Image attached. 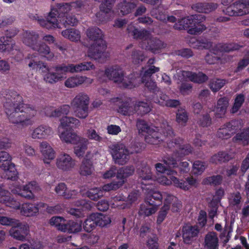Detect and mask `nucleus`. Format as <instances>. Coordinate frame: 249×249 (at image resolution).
I'll use <instances>...</instances> for the list:
<instances>
[{
    "mask_svg": "<svg viewBox=\"0 0 249 249\" xmlns=\"http://www.w3.org/2000/svg\"><path fill=\"white\" fill-rule=\"evenodd\" d=\"M37 56L29 54L27 63L29 67L32 69L38 70L42 72L46 73L44 75V80L48 83H53L61 80L66 77V72H79L88 71L94 68V66L90 63H84L77 65L70 64L60 67H56L54 71L43 63L38 61Z\"/></svg>",
    "mask_w": 249,
    "mask_h": 249,
    "instance_id": "nucleus-1",
    "label": "nucleus"
},
{
    "mask_svg": "<svg viewBox=\"0 0 249 249\" xmlns=\"http://www.w3.org/2000/svg\"><path fill=\"white\" fill-rule=\"evenodd\" d=\"M70 110V107L65 105L56 109L52 107L48 108L46 109L45 113L49 117H62L60 119V124L58 127V136L62 142L74 144L77 143L81 137L69 129L68 128L79 125L80 121L73 117H63L64 115L68 114Z\"/></svg>",
    "mask_w": 249,
    "mask_h": 249,
    "instance_id": "nucleus-2",
    "label": "nucleus"
},
{
    "mask_svg": "<svg viewBox=\"0 0 249 249\" xmlns=\"http://www.w3.org/2000/svg\"><path fill=\"white\" fill-rule=\"evenodd\" d=\"M164 165L161 163H157L155 168L157 171L160 173H163L167 172L168 178L163 175H160L158 178L155 177L154 179L156 180L160 184L164 185H170L173 184L175 187L179 188L184 190H188L192 186H196V180L193 178H189L186 179V181L179 180L174 176L177 173L170 170L171 167H175L177 165V162L174 158L171 157L164 160Z\"/></svg>",
    "mask_w": 249,
    "mask_h": 249,
    "instance_id": "nucleus-3",
    "label": "nucleus"
},
{
    "mask_svg": "<svg viewBox=\"0 0 249 249\" xmlns=\"http://www.w3.org/2000/svg\"><path fill=\"white\" fill-rule=\"evenodd\" d=\"M5 112L9 121L19 126L26 127L32 125L34 117L36 111L22 103H13L11 100H8L4 103Z\"/></svg>",
    "mask_w": 249,
    "mask_h": 249,
    "instance_id": "nucleus-4",
    "label": "nucleus"
},
{
    "mask_svg": "<svg viewBox=\"0 0 249 249\" xmlns=\"http://www.w3.org/2000/svg\"><path fill=\"white\" fill-rule=\"evenodd\" d=\"M158 71V68L152 66L148 70H142L141 73V75H142V78L136 77L134 74L131 75L130 77L124 78L123 77V71L120 67L115 66L107 69L106 70L105 74L107 78L120 84L121 86L131 89L138 86L141 81L144 83L146 79L150 78L152 73Z\"/></svg>",
    "mask_w": 249,
    "mask_h": 249,
    "instance_id": "nucleus-5",
    "label": "nucleus"
},
{
    "mask_svg": "<svg viewBox=\"0 0 249 249\" xmlns=\"http://www.w3.org/2000/svg\"><path fill=\"white\" fill-rule=\"evenodd\" d=\"M72 5L65 3L62 5L56 6L53 7L49 13L47 20L41 19L39 20L40 24L46 28H61L58 21H64V19H66L63 24L66 26L69 25L73 26L77 23V20L71 16H65V14L71 9Z\"/></svg>",
    "mask_w": 249,
    "mask_h": 249,
    "instance_id": "nucleus-6",
    "label": "nucleus"
},
{
    "mask_svg": "<svg viewBox=\"0 0 249 249\" xmlns=\"http://www.w3.org/2000/svg\"><path fill=\"white\" fill-rule=\"evenodd\" d=\"M87 34L91 41L88 56L100 62H104L109 57V54L106 51L107 46L103 39L102 31L98 28H92L87 31Z\"/></svg>",
    "mask_w": 249,
    "mask_h": 249,
    "instance_id": "nucleus-7",
    "label": "nucleus"
},
{
    "mask_svg": "<svg viewBox=\"0 0 249 249\" xmlns=\"http://www.w3.org/2000/svg\"><path fill=\"white\" fill-rule=\"evenodd\" d=\"M137 126L139 133L144 135L145 142L152 144H158L160 141L164 140L163 137H172L173 134L171 127L167 124H163L161 131L164 136H160V133L154 130L145 121H138Z\"/></svg>",
    "mask_w": 249,
    "mask_h": 249,
    "instance_id": "nucleus-8",
    "label": "nucleus"
},
{
    "mask_svg": "<svg viewBox=\"0 0 249 249\" xmlns=\"http://www.w3.org/2000/svg\"><path fill=\"white\" fill-rule=\"evenodd\" d=\"M193 47L199 49L202 48L210 49L211 54L209 53L205 57V59L208 63H214L219 58V56L223 54V52H230L239 49V46L235 44H230L222 46L219 44L216 46H213L212 43L208 42L207 40H202L201 41H197L193 44Z\"/></svg>",
    "mask_w": 249,
    "mask_h": 249,
    "instance_id": "nucleus-9",
    "label": "nucleus"
},
{
    "mask_svg": "<svg viewBox=\"0 0 249 249\" xmlns=\"http://www.w3.org/2000/svg\"><path fill=\"white\" fill-rule=\"evenodd\" d=\"M203 18L200 15H192L178 21L175 25L178 29H188L190 34H197L205 30V26L200 22Z\"/></svg>",
    "mask_w": 249,
    "mask_h": 249,
    "instance_id": "nucleus-10",
    "label": "nucleus"
},
{
    "mask_svg": "<svg viewBox=\"0 0 249 249\" xmlns=\"http://www.w3.org/2000/svg\"><path fill=\"white\" fill-rule=\"evenodd\" d=\"M140 177L142 178V189L146 195L145 199L148 197V201H153L152 199L155 200H160L163 197L165 198L164 194L162 196L159 192L155 191L153 187L150 184H147L146 182L152 179L151 170L148 166H145L139 173ZM166 194H165L166 195Z\"/></svg>",
    "mask_w": 249,
    "mask_h": 249,
    "instance_id": "nucleus-11",
    "label": "nucleus"
},
{
    "mask_svg": "<svg viewBox=\"0 0 249 249\" xmlns=\"http://www.w3.org/2000/svg\"><path fill=\"white\" fill-rule=\"evenodd\" d=\"M38 35L33 31H26L23 34V42L30 47L33 50L36 51L42 56L48 59L51 58L53 55L50 52L49 48L45 44H40L37 41Z\"/></svg>",
    "mask_w": 249,
    "mask_h": 249,
    "instance_id": "nucleus-12",
    "label": "nucleus"
},
{
    "mask_svg": "<svg viewBox=\"0 0 249 249\" xmlns=\"http://www.w3.org/2000/svg\"><path fill=\"white\" fill-rule=\"evenodd\" d=\"M11 192L22 197L32 199L34 194L40 190L36 182H31L26 185H21L19 182H15L10 187Z\"/></svg>",
    "mask_w": 249,
    "mask_h": 249,
    "instance_id": "nucleus-13",
    "label": "nucleus"
},
{
    "mask_svg": "<svg viewBox=\"0 0 249 249\" xmlns=\"http://www.w3.org/2000/svg\"><path fill=\"white\" fill-rule=\"evenodd\" d=\"M12 157L7 152H0V168L3 170L6 178L9 179H15L18 172L15 164L12 162Z\"/></svg>",
    "mask_w": 249,
    "mask_h": 249,
    "instance_id": "nucleus-14",
    "label": "nucleus"
},
{
    "mask_svg": "<svg viewBox=\"0 0 249 249\" xmlns=\"http://www.w3.org/2000/svg\"><path fill=\"white\" fill-rule=\"evenodd\" d=\"M109 151L116 163L124 164L129 160L130 152L123 143L112 144L109 146Z\"/></svg>",
    "mask_w": 249,
    "mask_h": 249,
    "instance_id": "nucleus-15",
    "label": "nucleus"
},
{
    "mask_svg": "<svg viewBox=\"0 0 249 249\" xmlns=\"http://www.w3.org/2000/svg\"><path fill=\"white\" fill-rule=\"evenodd\" d=\"M150 110V107L146 103L139 102L134 105L128 102L120 107L118 111L124 115H130L135 112L142 115L149 112Z\"/></svg>",
    "mask_w": 249,
    "mask_h": 249,
    "instance_id": "nucleus-16",
    "label": "nucleus"
},
{
    "mask_svg": "<svg viewBox=\"0 0 249 249\" xmlns=\"http://www.w3.org/2000/svg\"><path fill=\"white\" fill-rule=\"evenodd\" d=\"M133 172L134 168L132 166L120 169L117 171V178L120 180L118 183L111 182L105 185L101 189L103 191V193L119 188L124 183V179L131 175Z\"/></svg>",
    "mask_w": 249,
    "mask_h": 249,
    "instance_id": "nucleus-17",
    "label": "nucleus"
},
{
    "mask_svg": "<svg viewBox=\"0 0 249 249\" xmlns=\"http://www.w3.org/2000/svg\"><path fill=\"white\" fill-rule=\"evenodd\" d=\"M230 16H242L249 13V0H242L230 5L224 10Z\"/></svg>",
    "mask_w": 249,
    "mask_h": 249,
    "instance_id": "nucleus-18",
    "label": "nucleus"
},
{
    "mask_svg": "<svg viewBox=\"0 0 249 249\" xmlns=\"http://www.w3.org/2000/svg\"><path fill=\"white\" fill-rule=\"evenodd\" d=\"M178 81L183 82L189 80L195 83H200L207 79V76L202 72L197 73L187 71H179L177 73Z\"/></svg>",
    "mask_w": 249,
    "mask_h": 249,
    "instance_id": "nucleus-19",
    "label": "nucleus"
},
{
    "mask_svg": "<svg viewBox=\"0 0 249 249\" xmlns=\"http://www.w3.org/2000/svg\"><path fill=\"white\" fill-rule=\"evenodd\" d=\"M29 228L27 224L22 223L18 221L10 230L9 234L17 240L24 241L28 234Z\"/></svg>",
    "mask_w": 249,
    "mask_h": 249,
    "instance_id": "nucleus-20",
    "label": "nucleus"
},
{
    "mask_svg": "<svg viewBox=\"0 0 249 249\" xmlns=\"http://www.w3.org/2000/svg\"><path fill=\"white\" fill-rule=\"evenodd\" d=\"M56 165L60 170L69 171L75 166V161L69 154L62 153L56 159Z\"/></svg>",
    "mask_w": 249,
    "mask_h": 249,
    "instance_id": "nucleus-21",
    "label": "nucleus"
},
{
    "mask_svg": "<svg viewBox=\"0 0 249 249\" xmlns=\"http://www.w3.org/2000/svg\"><path fill=\"white\" fill-rule=\"evenodd\" d=\"M53 134L52 128L48 125L41 124L31 130V136L34 139H47Z\"/></svg>",
    "mask_w": 249,
    "mask_h": 249,
    "instance_id": "nucleus-22",
    "label": "nucleus"
},
{
    "mask_svg": "<svg viewBox=\"0 0 249 249\" xmlns=\"http://www.w3.org/2000/svg\"><path fill=\"white\" fill-rule=\"evenodd\" d=\"M39 150L42 160L46 164H49L55 157V152L51 145L46 142H42L39 144Z\"/></svg>",
    "mask_w": 249,
    "mask_h": 249,
    "instance_id": "nucleus-23",
    "label": "nucleus"
},
{
    "mask_svg": "<svg viewBox=\"0 0 249 249\" xmlns=\"http://www.w3.org/2000/svg\"><path fill=\"white\" fill-rule=\"evenodd\" d=\"M91 207L92 204L90 202L83 200L81 202H76L73 207L70 209L68 212L71 215L80 217L84 215V211L89 210Z\"/></svg>",
    "mask_w": 249,
    "mask_h": 249,
    "instance_id": "nucleus-24",
    "label": "nucleus"
},
{
    "mask_svg": "<svg viewBox=\"0 0 249 249\" xmlns=\"http://www.w3.org/2000/svg\"><path fill=\"white\" fill-rule=\"evenodd\" d=\"M128 31L129 33H132L135 38L142 39L144 41H147L148 45L145 46V48L154 51L155 47L152 46L151 44L153 40H152L151 36L147 31L145 30L139 31L138 29L135 28L133 29L131 27H128Z\"/></svg>",
    "mask_w": 249,
    "mask_h": 249,
    "instance_id": "nucleus-25",
    "label": "nucleus"
},
{
    "mask_svg": "<svg viewBox=\"0 0 249 249\" xmlns=\"http://www.w3.org/2000/svg\"><path fill=\"white\" fill-rule=\"evenodd\" d=\"M0 202L14 209L19 208V202L9 196V192L5 189L2 185H0Z\"/></svg>",
    "mask_w": 249,
    "mask_h": 249,
    "instance_id": "nucleus-26",
    "label": "nucleus"
},
{
    "mask_svg": "<svg viewBox=\"0 0 249 249\" xmlns=\"http://www.w3.org/2000/svg\"><path fill=\"white\" fill-rule=\"evenodd\" d=\"M159 204L154 201H148V197L145 199V202L141 205L139 211L140 215L143 216H148L156 213L158 209Z\"/></svg>",
    "mask_w": 249,
    "mask_h": 249,
    "instance_id": "nucleus-27",
    "label": "nucleus"
},
{
    "mask_svg": "<svg viewBox=\"0 0 249 249\" xmlns=\"http://www.w3.org/2000/svg\"><path fill=\"white\" fill-rule=\"evenodd\" d=\"M93 82L90 78L83 76H72L68 78L65 82L66 87L70 88H74L83 83L89 85Z\"/></svg>",
    "mask_w": 249,
    "mask_h": 249,
    "instance_id": "nucleus-28",
    "label": "nucleus"
},
{
    "mask_svg": "<svg viewBox=\"0 0 249 249\" xmlns=\"http://www.w3.org/2000/svg\"><path fill=\"white\" fill-rule=\"evenodd\" d=\"M44 203H40L35 205L30 203H24L20 208V213L22 215L26 216H33L36 215L41 207H45Z\"/></svg>",
    "mask_w": 249,
    "mask_h": 249,
    "instance_id": "nucleus-29",
    "label": "nucleus"
},
{
    "mask_svg": "<svg viewBox=\"0 0 249 249\" xmlns=\"http://www.w3.org/2000/svg\"><path fill=\"white\" fill-rule=\"evenodd\" d=\"M153 101L161 106L170 107H176L179 104L178 100L168 99V96L161 92H159L157 97L153 98Z\"/></svg>",
    "mask_w": 249,
    "mask_h": 249,
    "instance_id": "nucleus-30",
    "label": "nucleus"
},
{
    "mask_svg": "<svg viewBox=\"0 0 249 249\" xmlns=\"http://www.w3.org/2000/svg\"><path fill=\"white\" fill-rule=\"evenodd\" d=\"M198 230L195 227H192L189 225L184 226L182 228V237L184 241L186 244L190 243L198 233Z\"/></svg>",
    "mask_w": 249,
    "mask_h": 249,
    "instance_id": "nucleus-31",
    "label": "nucleus"
},
{
    "mask_svg": "<svg viewBox=\"0 0 249 249\" xmlns=\"http://www.w3.org/2000/svg\"><path fill=\"white\" fill-rule=\"evenodd\" d=\"M204 249H218V238L215 232L207 234L204 239Z\"/></svg>",
    "mask_w": 249,
    "mask_h": 249,
    "instance_id": "nucleus-32",
    "label": "nucleus"
},
{
    "mask_svg": "<svg viewBox=\"0 0 249 249\" xmlns=\"http://www.w3.org/2000/svg\"><path fill=\"white\" fill-rule=\"evenodd\" d=\"M15 43L12 39L6 37H0V52L5 54L12 53L14 50Z\"/></svg>",
    "mask_w": 249,
    "mask_h": 249,
    "instance_id": "nucleus-33",
    "label": "nucleus"
},
{
    "mask_svg": "<svg viewBox=\"0 0 249 249\" xmlns=\"http://www.w3.org/2000/svg\"><path fill=\"white\" fill-rule=\"evenodd\" d=\"M229 103V100L228 98H222L218 100L216 106L213 109L216 117L221 118L225 115Z\"/></svg>",
    "mask_w": 249,
    "mask_h": 249,
    "instance_id": "nucleus-34",
    "label": "nucleus"
},
{
    "mask_svg": "<svg viewBox=\"0 0 249 249\" xmlns=\"http://www.w3.org/2000/svg\"><path fill=\"white\" fill-rule=\"evenodd\" d=\"M61 231L70 233L79 232L82 230V222L80 221L70 220L65 224V226L61 227Z\"/></svg>",
    "mask_w": 249,
    "mask_h": 249,
    "instance_id": "nucleus-35",
    "label": "nucleus"
},
{
    "mask_svg": "<svg viewBox=\"0 0 249 249\" xmlns=\"http://www.w3.org/2000/svg\"><path fill=\"white\" fill-rule=\"evenodd\" d=\"M89 142L88 139L81 137L79 140L75 143L74 153L78 157H83L85 153Z\"/></svg>",
    "mask_w": 249,
    "mask_h": 249,
    "instance_id": "nucleus-36",
    "label": "nucleus"
},
{
    "mask_svg": "<svg viewBox=\"0 0 249 249\" xmlns=\"http://www.w3.org/2000/svg\"><path fill=\"white\" fill-rule=\"evenodd\" d=\"M89 98L85 93H79L74 98L71 102V107L89 106Z\"/></svg>",
    "mask_w": 249,
    "mask_h": 249,
    "instance_id": "nucleus-37",
    "label": "nucleus"
},
{
    "mask_svg": "<svg viewBox=\"0 0 249 249\" xmlns=\"http://www.w3.org/2000/svg\"><path fill=\"white\" fill-rule=\"evenodd\" d=\"M86 160L85 159L80 167L79 173L83 176H88L93 172V168L91 163V162L88 160L91 157L89 155V153H88L86 156Z\"/></svg>",
    "mask_w": 249,
    "mask_h": 249,
    "instance_id": "nucleus-38",
    "label": "nucleus"
},
{
    "mask_svg": "<svg viewBox=\"0 0 249 249\" xmlns=\"http://www.w3.org/2000/svg\"><path fill=\"white\" fill-rule=\"evenodd\" d=\"M164 197H166L164 204H166L169 207V205L172 204V211L173 212H178L180 209L181 203L176 197L169 194L164 195Z\"/></svg>",
    "mask_w": 249,
    "mask_h": 249,
    "instance_id": "nucleus-39",
    "label": "nucleus"
},
{
    "mask_svg": "<svg viewBox=\"0 0 249 249\" xmlns=\"http://www.w3.org/2000/svg\"><path fill=\"white\" fill-rule=\"evenodd\" d=\"M217 7V5L213 3H197L194 5L193 9L200 13H208Z\"/></svg>",
    "mask_w": 249,
    "mask_h": 249,
    "instance_id": "nucleus-40",
    "label": "nucleus"
},
{
    "mask_svg": "<svg viewBox=\"0 0 249 249\" xmlns=\"http://www.w3.org/2000/svg\"><path fill=\"white\" fill-rule=\"evenodd\" d=\"M55 192L59 195L64 196L66 198H69L75 194V192L73 191L72 193L67 190L66 185L61 183L58 184L55 188Z\"/></svg>",
    "mask_w": 249,
    "mask_h": 249,
    "instance_id": "nucleus-41",
    "label": "nucleus"
},
{
    "mask_svg": "<svg viewBox=\"0 0 249 249\" xmlns=\"http://www.w3.org/2000/svg\"><path fill=\"white\" fill-rule=\"evenodd\" d=\"M234 128L231 123L222 126L218 131L217 135L219 137L223 139H228L233 133Z\"/></svg>",
    "mask_w": 249,
    "mask_h": 249,
    "instance_id": "nucleus-42",
    "label": "nucleus"
},
{
    "mask_svg": "<svg viewBox=\"0 0 249 249\" xmlns=\"http://www.w3.org/2000/svg\"><path fill=\"white\" fill-rule=\"evenodd\" d=\"M62 35L71 41H77L80 39V34L78 31L74 29H67L62 32Z\"/></svg>",
    "mask_w": 249,
    "mask_h": 249,
    "instance_id": "nucleus-43",
    "label": "nucleus"
},
{
    "mask_svg": "<svg viewBox=\"0 0 249 249\" xmlns=\"http://www.w3.org/2000/svg\"><path fill=\"white\" fill-rule=\"evenodd\" d=\"M74 115L80 119L86 118L89 114V106L71 107Z\"/></svg>",
    "mask_w": 249,
    "mask_h": 249,
    "instance_id": "nucleus-44",
    "label": "nucleus"
},
{
    "mask_svg": "<svg viewBox=\"0 0 249 249\" xmlns=\"http://www.w3.org/2000/svg\"><path fill=\"white\" fill-rule=\"evenodd\" d=\"M95 218V215L93 213L87 218L83 224V228L85 231L90 232L95 228L97 224Z\"/></svg>",
    "mask_w": 249,
    "mask_h": 249,
    "instance_id": "nucleus-45",
    "label": "nucleus"
},
{
    "mask_svg": "<svg viewBox=\"0 0 249 249\" xmlns=\"http://www.w3.org/2000/svg\"><path fill=\"white\" fill-rule=\"evenodd\" d=\"M93 215H95V221L97 225L101 227H104L108 224H109L111 222L110 218L108 216H105L101 213H93Z\"/></svg>",
    "mask_w": 249,
    "mask_h": 249,
    "instance_id": "nucleus-46",
    "label": "nucleus"
},
{
    "mask_svg": "<svg viewBox=\"0 0 249 249\" xmlns=\"http://www.w3.org/2000/svg\"><path fill=\"white\" fill-rule=\"evenodd\" d=\"M176 142L174 144L177 148H178L180 149L179 153L178 154L186 155H188L192 152V148L189 144H181L180 142L182 140L179 139L178 140H176Z\"/></svg>",
    "mask_w": 249,
    "mask_h": 249,
    "instance_id": "nucleus-47",
    "label": "nucleus"
},
{
    "mask_svg": "<svg viewBox=\"0 0 249 249\" xmlns=\"http://www.w3.org/2000/svg\"><path fill=\"white\" fill-rule=\"evenodd\" d=\"M235 141L244 145L249 143V128L237 134L235 137Z\"/></svg>",
    "mask_w": 249,
    "mask_h": 249,
    "instance_id": "nucleus-48",
    "label": "nucleus"
},
{
    "mask_svg": "<svg viewBox=\"0 0 249 249\" xmlns=\"http://www.w3.org/2000/svg\"><path fill=\"white\" fill-rule=\"evenodd\" d=\"M135 5L133 2L125 1L119 5V9L122 15H124L128 14L134 8Z\"/></svg>",
    "mask_w": 249,
    "mask_h": 249,
    "instance_id": "nucleus-49",
    "label": "nucleus"
},
{
    "mask_svg": "<svg viewBox=\"0 0 249 249\" xmlns=\"http://www.w3.org/2000/svg\"><path fill=\"white\" fill-rule=\"evenodd\" d=\"M86 195L90 199L94 200H97L99 197L103 196V191L99 188H95L90 189L87 193Z\"/></svg>",
    "mask_w": 249,
    "mask_h": 249,
    "instance_id": "nucleus-50",
    "label": "nucleus"
},
{
    "mask_svg": "<svg viewBox=\"0 0 249 249\" xmlns=\"http://www.w3.org/2000/svg\"><path fill=\"white\" fill-rule=\"evenodd\" d=\"M65 221V219L62 217L53 216L50 220V224L51 225L56 227L58 230L61 231V227L65 226V223H64Z\"/></svg>",
    "mask_w": 249,
    "mask_h": 249,
    "instance_id": "nucleus-51",
    "label": "nucleus"
},
{
    "mask_svg": "<svg viewBox=\"0 0 249 249\" xmlns=\"http://www.w3.org/2000/svg\"><path fill=\"white\" fill-rule=\"evenodd\" d=\"M245 98L243 94L238 95L235 99L234 103L231 112L233 113H236L239 109L243 102H244Z\"/></svg>",
    "mask_w": 249,
    "mask_h": 249,
    "instance_id": "nucleus-52",
    "label": "nucleus"
},
{
    "mask_svg": "<svg viewBox=\"0 0 249 249\" xmlns=\"http://www.w3.org/2000/svg\"><path fill=\"white\" fill-rule=\"evenodd\" d=\"M231 157L225 152H220L218 154L213 156L212 158L213 162L217 163L229 160Z\"/></svg>",
    "mask_w": 249,
    "mask_h": 249,
    "instance_id": "nucleus-53",
    "label": "nucleus"
},
{
    "mask_svg": "<svg viewBox=\"0 0 249 249\" xmlns=\"http://www.w3.org/2000/svg\"><path fill=\"white\" fill-rule=\"evenodd\" d=\"M86 135L89 139L96 142H100L102 140V138L98 134L96 130L92 128L88 129Z\"/></svg>",
    "mask_w": 249,
    "mask_h": 249,
    "instance_id": "nucleus-54",
    "label": "nucleus"
},
{
    "mask_svg": "<svg viewBox=\"0 0 249 249\" xmlns=\"http://www.w3.org/2000/svg\"><path fill=\"white\" fill-rule=\"evenodd\" d=\"M169 209V207L166 204L164 206L160 211L157 219V223L159 225L164 220L167 213V211Z\"/></svg>",
    "mask_w": 249,
    "mask_h": 249,
    "instance_id": "nucleus-55",
    "label": "nucleus"
},
{
    "mask_svg": "<svg viewBox=\"0 0 249 249\" xmlns=\"http://www.w3.org/2000/svg\"><path fill=\"white\" fill-rule=\"evenodd\" d=\"M188 120V115L184 109L178 110L177 114V121L181 124H185Z\"/></svg>",
    "mask_w": 249,
    "mask_h": 249,
    "instance_id": "nucleus-56",
    "label": "nucleus"
},
{
    "mask_svg": "<svg viewBox=\"0 0 249 249\" xmlns=\"http://www.w3.org/2000/svg\"><path fill=\"white\" fill-rule=\"evenodd\" d=\"M225 84V81L223 80L216 79L213 80L210 84L211 89L215 92L220 89Z\"/></svg>",
    "mask_w": 249,
    "mask_h": 249,
    "instance_id": "nucleus-57",
    "label": "nucleus"
},
{
    "mask_svg": "<svg viewBox=\"0 0 249 249\" xmlns=\"http://www.w3.org/2000/svg\"><path fill=\"white\" fill-rule=\"evenodd\" d=\"M18 220L5 216H0V224L2 226H12L16 223Z\"/></svg>",
    "mask_w": 249,
    "mask_h": 249,
    "instance_id": "nucleus-58",
    "label": "nucleus"
},
{
    "mask_svg": "<svg viewBox=\"0 0 249 249\" xmlns=\"http://www.w3.org/2000/svg\"><path fill=\"white\" fill-rule=\"evenodd\" d=\"M221 180L222 178L220 176H213L204 179L203 183L205 184L217 185L221 182Z\"/></svg>",
    "mask_w": 249,
    "mask_h": 249,
    "instance_id": "nucleus-59",
    "label": "nucleus"
},
{
    "mask_svg": "<svg viewBox=\"0 0 249 249\" xmlns=\"http://www.w3.org/2000/svg\"><path fill=\"white\" fill-rule=\"evenodd\" d=\"M205 168V166L203 162L196 161L193 164V172L195 174H201Z\"/></svg>",
    "mask_w": 249,
    "mask_h": 249,
    "instance_id": "nucleus-60",
    "label": "nucleus"
},
{
    "mask_svg": "<svg viewBox=\"0 0 249 249\" xmlns=\"http://www.w3.org/2000/svg\"><path fill=\"white\" fill-rule=\"evenodd\" d=\"M114 0H103L102 1V5L101 6V11L108 13L110 11L112 7V4Z\"/></svg>",
    "mask_w": 249,
    "mask_h": 249,
    "instance_id": "nucleus-61",
    "label": "nucleus"
},
{
    "mask_svg": "<svg viewBox=\"0 0 249 249\" xmlns=\"http://www.w3.org/2000/svg\"><path fill=\"white\" fill-rule=\"evenodd\" d=\"M124 199V197L120 195L116 196L115 197L113 198V202L110 204V205L112 207H119L121 209H124L126 207V205H124V203H123V204H121V203H118V202H121L122 201H123Z\"/></svg>",
    "mask_w": 249,
    "mask_h": 249,
    "instance_id": "nucleus-62",
    "label": "nucleus"
},
{
    "mask_svg": "<svg viewBox=\"0 0 249 249\" xmlns=\"http://www.w3.org/2000/svg\"><path fill=\"white\" fill-rule=\"evenodd\" d=\"M147 246L149 249H159L157 238L154 237L149 238L147 242Z\"/></svg>",
    "mask_w": 249,
    "mask_h": 249,
    "instance_id": "nucleus-63",
    "label": "nucleus"
},
{
    "mask_svg": "<svg viewBox=\"0 0 249 249\" xmlns=\"http://www.w3.org/2000/svg\"><path fill=\"white\" fill-rule=\"evenodd\" d=\"M32 249H42L45 246V243L39 240H32L30 242Z\"/></svg>",
    "mask_w": 249,
    "mask_h": 249,
    "instance_id": "nucleus-64",
    "label": "nucleus"
}]
</instances>
